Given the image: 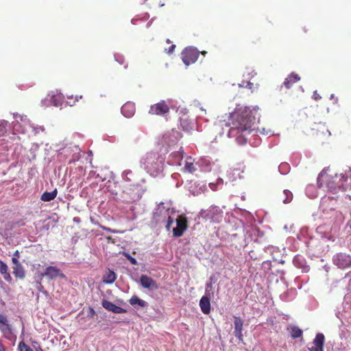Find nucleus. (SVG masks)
<instances>
[{
    "label": "nucleus",
    "instance_id": "f257e3e1",
    "mask_svg": "<svg viewBox=\"0 0 351 351\" xmlns=\"http://www.w3.org/2000/svg\"><path fill=\"white\" fill-rule=\"evenodd\" d=\"M230 122L226 123L230 127L228 135L235 137L239 143L245 142L247 135L252 130L254 123L255 116L249 107L237 109L230 115Z\"/></svg>",
    "mask_w": 351,
    "mask_h": 351
},
{
    "label": "nucleus",
    "instance_id": "9b49d317",
    "mask_svg": "<svg viewBox=\"0 0 351 351\" xmlns=\"http://www.w3.org/2000/svg\"><path fill=\"white\" fill-rule=\"evenodd\" d=\"M136 112L135 104L133 102L128 101L121 107V113L127 118L132 117Z\"/></svg>",
    "mask_w": 351,
    "mask_h": 351
},
{
    "label": "nucleus",
    "instance_id": "39448f33",
    "mask_svg": "<svg viewBox=\"0 0 351 351\" xmlns=\"http://www.w3.org/2000/svg\"><path fill=\"white\" fill-rule=\"evenodd\" d=\"M169 112V107L165 102L162 100L150 106L149 114L152 115L165 116Z\"/></svg>",
    "mask_w": 351,
    "mask_h": 351
},
{
    "label": "nucleus",
    "instance_id": "e433bc0d",
    "mask_svg": "<svg viewBox=\"0 0 351 351\" xmlns=\"http://www.w3.org/2000/svg\"><path fill=\"white\" fill-rule=\"evenodd\" d=\"M256 73L254 70H252L251 72H248L247 73V75H252V77H254V75H256Z\"/></svg>",
    "mask_w": 351,
    "mask_h": 351
},
{
    "label": "nucleus",
    "instance_id": "79ce46f5",
    "mask_svg": "<svg viewBox=\"0 0 351 351\" xmlns=\"http://www.w3.org/2000/svg\"><path fill=\"white\" fill-rule=\"evenodd\" d=\"M88 154L89 156H93L92 151H88Z\"/></svg>",
    "mask_w": 351,
    "mask_h": 351
},
{
    "label": "nucleus",
    "instance_id": "4c0bfd02",
    "mask_svg": "<svg viewBox=\"0 0 351 351\" xmlns=\"http://www.w3.org/2000/svg\"><path fill=\"white\" fill-rule=\"evenodd\" d=\"M12 257H16V258H19V252L18 250H16L14 254H13V256Z\"/></svg>",
    "mask_w": 351,
    "mask_h": 351
},
{
    "label": "nucleus",
    "instance_id": "473e14b6",
    "mask_svg": "<svg viewBox=\"0 0 351 351\" xmlns=\"http://www.w3.org/2000/svg\"><path fill=\"white\" fill-rule=\"evenodd\" d=\"M213 289L212 283H207L206 285V295L208 293V292L211 291Z\"/></svg>",
    "mask_w": 351,
    "mask_h": 351
},
{
    "label": "nucleus",
    "instance_id": "20e7f679",
    "mask_svg": "<svg viewBox=\"0 0 351 351\" xmlns=\"http://www.w3.org/2000/svg\"><path fill=\"white\" fill-rule=\"evenodd\" d=\"M199 54V52L197 49L191 47H186L182 51V60L186 66H189L197 61Z\"/></svg>",
    "mask_w": 351,
    "mask_h": 351
},
{
    "label": "nucleus",
    "instance_id": "5701e85b",
    "mask_svg": "<svg viewBox=\"0 0 351 351\" xmlns=\"http://www.w3.org/2000/svg\"><path fill=\"white\" fill-rule=\"evenodd\" d=\"M129 302L132 306L136 304H138L141 307H146L147 306V302L140 299L137 295H133L130 299Z\"/></svg>",
    "mask_w": 351,
    "mask_h": 351
},
{
    "label": "nucleus",
    "instance_id": "412c9836",
    "mask_svg": "<svg viewBox=\"0 0 351 351\" xmlns=\"http://www.w3.org/2000/svg\"><path fill=\"white\" fill-rule=\"evenodd\" d=\"M58 191L56 189L51 192L45 191L41 195L40 199L43 202H50L56 197Z\"/></svg>",
    "mask_w": 351,
    "mask_h": 351
},
{
    "label": "nucleus",
    "instance_id": "cd10ccee",
    "mask_svg": "<svg viewBox=\"0 0 351 351\" xmlns=\"http://www.w3.org/2000/svg\"><path fill=\"white\" fill-rule=\"evenodd\" d=\"M74 149H75V153L73 154V155L72 156V158L70 159V160L69 161V163L71 164L72 162H75L76 161H77L80 158V149L79 148V147L77 146H75L74 147Z\"/></svg>",
    "mask_w": 351,
    "mask_h": 351
},
{
    "label": "nucleus",
    "instance_id": "bb28decb",
    "mask_svg": "<svg viewBox=\"0 0 351 351\" xmlns=\"http://www.w3.org/2000/svg\"><path fill=\"white\" fill-rule=\"evenodd\" d=\"M82 95H76L75 96H73V95H69L67 96V103L69 106H74L75 104V103L77 101H79V99H82Z\"/></svg>",
    "mask_w": 351,
    "mask_h": 351
},
{
    "label": "nucleus",
    "instance_id": "2f4dec72",
    "mask_svg": "<svg viewBox=\"0 0 351 351\" xmlns=\"http://www.w3.org/2000/svg\"><path fill=\"white\" fill-rule=\"evenodd\" d=\"M115 59L121 64H123L125 62L124 58L121 56H116Z\"/></svg>",
    "mask_w": 351,
    "mask_h": 351
},
{
    "label": "nucleus",
    "instance_id": "f704fd0d",
    "mask_svg": "<svg viewBox=\"0 0 351 351\" xmlns=\"http://www.w3.org/2000/svg\"><path fill=\"white\" fill-rule=\"evenodd\" d=\"M313 97L314 99L316 101L321 99V96L317 93V91H314Z\"/></svg>",
    "mask_w": 351,
    "mask_h": 351
},
{
    "label": "nucleus",
    "instance_id": "7ed1b4c3",
    "mask_svg": "<svg viewBox=\"0 0 351 351\" xmlns=\"http://www.w3.org/2000/svg\"><path fill=\"white\" fill-rule=\"evenodd\" d=\"M346 180L347 177L342 173L332 175L328 173L327 170H323L317 178V185L319 188L326 185L330 191H335L343 188Z\"/></svg>",
    "mask_w": 351,
    "mask_h": 351
},
{
    "label": "nucleus",
    "instance_id": "b1692460",
    "mask_svg": "<svg viewBox=\"0 0 351 351\" xmlns=\"http://www.w3.org/2000/svg\"><path fill=\"white\" fill-rule=\"evenodd\" d=\"M117 276L114 271L109 270L108 274L104 276L103 282L106 284H112L116 280Z\"/></svg>",
    "mask_w": 351,
    "mask_h": 351
},
{
    "label": "nucleus",
    "instance_id": "f8f14e48",
    "mask_svg": "<svg viewBox=\"0 0 351 351\" xmlns=\"http://www.w3.org/2000/svg\"><path fill=\"white\" fill-rule=\"evenodd\" d=\"M313 343L314 346L309 348L310 351H324V335L322 333L317 334Z\"/></svg>",
    "mask_w": 351,
    "mask_h": 351
},
{
    "label": "nucleus",
    "instance_id": "a878e982",
    "mask_svg": "<svg viewBox=\"0 0 351 351\" xmlns=\"http://www.w3.org/2000/svg\"><path fill=\"white\" fill-rule=\"evenodd\" d=\"M280 199L285 204H287L292 200L293 195L291 191L288 190H285L280 196Z\"/></svg>",
    "mask_w": 351,
    "mask_h": 351
},
{
    "label": "nucleus",
    "instance_id": "72a5a7b5",
    "mask_svg": "<svg viewBox=\"0 0 351 351\" xmlns=\"http://www.w3.org/2000/svg\"><path fill=\"white\" fill-rule=\"evenodd\" d=\"M175 48H176V45H172L171 46H170L169 47L168 49H166L167 53H169V54L172 53L173 52Z\"/></svg>",
    "mask_w": 351,
    "mask_h": 351
},
{
    "label": "nucleus",
    "instance_id": "6ab92c4d",
    "mask_svg": "<svg viewBox=\"0 0 351 351\" xmlns=\"http://www.w3.org/2000/svg\"><path fill=\"white\" fill-rule=\"evenodd\" d=\"M0 273L3 276V278L5 281L11 282L12 278L8 272V265L2 261L0 260Z\"/></svg>",
    "mask_w": 351,
    "mask_h": 351
},
{
    "label": "nucleus",
    "instance_id": "c03bdc74",
    "mask_svg": "<svg viewBox=\"0 0 351 351\" xmlns=\"http://www.w3.org/2000/svg\"><path fill=\"white\" fill-rule=\"evenodd\" d=\"M53 103H58V101H56L55 99H53Z\"/></svg>",
    "mask_w": 351,
    "mask_h": 351
},
{
    "label": "nucleus",
    "instance_id": "dca6fc26",
    "mask_svg": "<svg viewBox=\"0 0 351 351\" xmlns=\"http://www.w3.org/2000/svg\"><path fill=\"white\" fill-rule=\"evenodd\" d=\"M0 330L5 335L12 333L11 326L8 323L6 317L1 314H0Z\"/></svg>",
    "mask_w": 351,
    "mask_h": 351
},
{
    "label": "nucleus",
    "instance_id": "7c9ffc66",
    "mask_svg": "<svg viewBox=\"0 0 351 351\" xmlns=\"http://www.w3.org/2000/svg\"><path fill=\"white\" fill-rule=\"evenodd\" d=\"M125 257L130 262L131 264H132V265L137 264L136 260L134 258H133L132 256H131L129 254H125Z\"/></svg>",
    "mask_w": 351,
    "mask_h": 351
},
{
    "label": "nucleus",
    "instance_id": "de8ad7c7",
    "mask_svg": "<svg viewBox=\"0 0 351 351\" xmlns=\"http://www.w3.org/2000/svg\"><path fill=\"white\" fill-rule=\"evenodd\" d=\"M184 121H182L181 122V125H183V123H184Z\"/></svg>",
    "mask_w": 351,
    "mask_h": 351
},
{
    "label": "nucleus",
    "instance_id": "4be33fe9",
    "mask_svg": "<svg viewBox=\"0 0 351 351\" xmlns=\"http://www.w3.org/2000/svg\"><path fill=\"white\" fill-rule=\"evenodd\" d=\"M195 171H196V167L192 160V158H189L184 165V172H188V173H193Z\"/></svg>",
    "mask_w": 351,
    "mask_h": 351
},
{
    "label": "nucleus",
    "instance_id": "c756f323",
    "mask_svg": "<svg viewBox=\"0 0 351 351\" xmlns=\"http://www.w3.org/2000/svg\"><path fill=\"white\" fill-rule=\"evenodd\" d=\"M173 219L170 216H168L167 223L165 226L167 230L169 231L170 230V228H171V225L173 224Z\"/></svg>",
    "mask_w": 351,
    "mask_h": 351
},
{
    "label": "nucleus",
    "instance_id": "aec40b11",
    "mask_svg": "<svg viewBox=\"0 0 351 351\" xmlns=\"http://www.w3.org/2000/svg\"><path fill=\"white\" fill-rule=\"evenodd\" d=\"M12 273L16 278L23 279L25 276V271L23 265L20 263L12 266Z\"/></svg>",
    "mask_w": 351,
    "mask_h": 351
},
{
    "label": "nucleus",
    "instance_id": "09e8293b",
    "mask_svg": "<svg viewBox=\"0 0 351 351\" xmlns=\"http://www.w3.org/2000/svg\"><path fill=\"white\" fill-rule=\"evenodd\" d=\"M127 67H128V65H127V64L124 66V68H125V69H126Z\"/></svg>",
    "mask_w": 351,
    "mask_h": 351
},
{
    "label": "nucleus",
    "instance_id": "ea45409f",
    "mask_svg": "<svg viewBox=\"0 0 351 351\" xmlns=\"http://www.w3.org/2000/svg\"><path fill=\"white\" fill-rule=\"evenodd\" d=\"M36 350V351H44L40 346Z\"/></svg>",
    "mask_w": 351,
    "mask_h": 351
},
{
    "label": "nucleus",
    "instance_id": "49530a36",
    "mask_svg": "<svg viewBox=\"0 0 351 351\" xmlns=\"http://www.w3.org/2000/svg\"><path fill=\"white\" fill-rule=\"evenodd\" d=\"M200 109L203 111H205V110L203 108H200Z\"/></svg>",
    "mask_w": 351,
    "mask_h": 351
},
{
    "label": "nucleus",
    "instance_id": "c9c22d12",
    "mask_svg": "<svg viewBox=\"0 0 351 351\" xmlns=\"http://www.w3.org/2000/svg\"><path fill=\"white\" fill-rule=\"evenodd\" d=\"M12 262L13 263L14 265H16L18 264H20L21 263L19 261V259L16 258V257H12Z\"/></svg>",
    "mask_w": 351,
    "mask_h": 351
},
{
    "label": "nucleus",
    "instance_id": "58836bf2",
    "mask_svg": "<svg viewBox=\"0 0 351 351\" xmlns=\"http://www.w3.org/2000/svg\"><path fill=\"white\" fill-rule=\"evenodd\" d=\"M335 99V95L333 94H332L330 95V99ZM335 102H337V99L335 98Z\"/></svg>",
    "mask_w": 351,
    "mask_h": 351
},
{
    "label": "nucleus",
    "instance_id": "c85d7f7f",
    "mask_svg": "<svg viewBox=\"0 0 351 351\" xmlns=\"http://www.w3.org/2000/svg\"><path fill=\"white\" fill-rule=\"evenodd\" d=\"M19 349L20 351H33V350L23 341L19 343Z\"/></svg>",
    "mask_w": 351,
    "mask_h": 351
},
{
    "label": "nucleus",
    "instance_id": "a19ab883",
    "mask_svg": "<svg viewBox=\"0 0 351 351\" xmlns=\"http://www.w3.org/2000/svg\"><path fill=\"white\" fill-rule=\"evenodd\" d=\"M252 85H253V84H252V83H251V82H247V86H249V88H252Z\"/></svg>",
    "mask_w": 351,
    "mask_h": 351
},
{
    "label": "nucleus",
    "instance_id": "f03ea898",
    "mask_svg": "<svg viewBox=\"0 0 351 351\" xmlns=\"http://www.w3.org/2000/svg\"><path fill=\"white\" fill-rule=\"evenodd\" d=\"M141 162L148 173L156 176L163 171L165 157L158 153L150 152L141 158Z\"/></svg>",
    "mask_w": 351,
    "mask_h": 351
},
{
    "label": "nucleus",
    "instance_id": "9d476101",
    "mask_svg": "<svg viewBox=\"0 0 351 351\" xmlns=\"http://www.w3.org/2000/svg\"><path fill=\"white\" fill-rule=\"evenodd\" d=\"M102 306L104 308H106V310H108V311H111L114 313L119 314V313H125L127 312V311L125 308H123L121 306H117L114 304H113L112 302H111L108 300H103Z\"/></svg>",
    "mask_w": 351,
    "mask_h": 351
},
{
    "label": "nucleus",
    "instance_id": "a18cd8bd",
    "mask_svg": "<svg viewBox=\"0 0 351 351\" xmlns=\"http://www.w3.org/2000/svg\"><path fill=\"white\" fill-rule=\"evenodd\" d=\"M54 106H58V103H54Z\"/></svg>",
    "mask_w": 351,
    "mask_h": 351
},
{
    "label": "nucleus",
    "instance_id": "2eb2a0df",
    "mask_svg": "<svg viewBox=\"0 0 351 351\" xmlns=\"http://www.w3.org/2000/svg\"><path fill=\"white\" fill-rule=\"evenodd\" d=\"M300 80V77L298 74L295 73H291L285 79L283 85L287 89H289L293 86V85L295 83L298 82Z\"/></svg>",
    "mask_w": 351,
    "mask_h": 351
},
{
    "label": "nucleus",
    "instance_id": "0eeeda50",
    "mask_svg": "<svg viewBox=\"0 0 351 351\" xmlns=\"http://www.w3.org/2000/svg\"><path fill=\"white\" fill-rule=\"evenodd\" d=\"M335 264L339 268L351 267V256L346 254H337L334 259Z\"/></svg>",
    "mask_w": 351,
    "mask_h": 351
},
{
    "label": "nucleus",
    "instance_id": "423d86ee",
    "mask_svg": "<svg viewBox=\"0 0 351 351\" xmlns=\"http://www.w3.org/2000/svg\"><path fill=\"white\" fill-rule=\"evenodd\" d=\"M176 224L177 227L173 229V234L176 237H180L188 228L186 217L179 215L176 219Z\"/></svg>",
    "mask_w": 351,
    "mask_h": 351
},
{
    "label": "nucleus",
    "instance_id": "a211bd4d",
    "mask_svg": "<svg viewBox=\"0 0 351 351\" xmlns=\"http://www.w3.org/2000/svg\"><path fill=\"white\" fill-rule=\"evenodd\" d=\"M336 204L337 199L330 197H325L322 198L321 202V206L325 210H326L328 208H329L330 210H335Z\"/></svg>",
    "mask_w": 351,
    "mask_h": 351
},
{
    "label": "nucleus",
    "instance_id": "37998d69",
    "mask_svg": "<svg viewBox=\"0 0 351 351\" xmlns=\"http://www.w3.org/2000/svg\"><path fill=\"white\" fill-rule=\"evenodd\" d=\"M202 53L204 56H205V54L206 53V51H202Z\"/></svg>",
    "mask_w": 351,
    "mask_h": 351
},
{
    "label": "nucleus",
    "instance_id": "4468645a",
    "mask_svg": "<svg viewBox=\"0 0 351 351\" xmlns=\"http://www.w3.org/2000/svg\"><path fill=\"white\" fill-rule=\"evenodd\" d=\"M311 130L313 132V134H322V135H327L330 134V132L326 125L325 123H322L321 122L319 123H314V124L312 125Z\"/></svg>",
    "mask_w": 351,
    "mask_h": 351
},
{
    "label": "nucleus",
    "instance_id": "6e6552de",
    "mask_svg": "<svg viewBox=\"0 0 351 351\" xmlns=\"http://www.w3.org/2000/svg\"><path fill=\"white\" fill-rule=\"evenodd\" d=\"M42 276H47L49 280H53L58 277L64 278V275L62 273L60 269L53 266L47 267Z\"/></svg>",
    "mask_w": 351,
    "mask_h": 351
},
{
    "label": "nucleus",
    "instance_id": "ddd939ff",
    "mask_svg": "<svg viewBox=\"0 0 351 351\" xmlns=\"http://www.w3.org/2000/svg\"><path fill=\"white\" fill-rule=\"evenodd\" d=\"M234 334L240 341H243V320L240 317H234Z\"/></svg>",
    "mask_w": 351,
    "mask_h": 351
},
{
    "label": "nucleus",
    "instance_id": "f3484780",
    "mask_svg": "<svg viewBox=\"0 0 351 351\" xmlns=\"http://www.w3.org/2000/svg\"><path fill=\"white\" fill-rule=\"evenodd\" d=\"M199 306L203 313L208 314L210 312V298L207 295L202 296L201 298Z\"/></svg>",
    "mask_w": 351,
    "mask_h": 351
},
{
    "label": "nucleus",
    "instance_id": "393cba45",
    "mask_svg": "<svg viewBox=\"0 0 351 351\" xmlns=\"http://www.w3.org/2000/svg\"><path fill=\"white\" fill-rule=\"evenodd\" d=\"M289 330L293 339L300 337L302 335V330L296 326H291Z\"/></svg>",
    "mask_w": 351,
    "mask_h": 351
},
{
    "label": "nucleus",
    "instance_id": "1a4fd4ad",
    "mask_svg": "<svg viewBox=\"0 0 351 351\" xmlns=\"http://www.w3.org/2000/svg\"><path fill=\"white\" fill-rule=\"evenodd\" d=\"M140 283L143 287L146 289L151 290H156L158 289L156 282L146 275H142L141 276Z\"/></svg>",
    "mask_w": 351,
    "mask_h": 351
}]
</instances>
